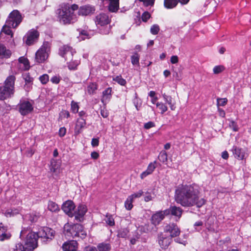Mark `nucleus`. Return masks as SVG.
I'll list each match as a JSON object with an SVG mask.
<instances>
[{
  "instance_id": "1",
  "label": "nucleus",
  "mask_w": 251,
  "mask_h": 251,
  "mask_svg": "<svg viewBox=\"0 0 251 251\" xmlns=\"http://www.w3.org/2000/svg\"><path fill=\"white\" fill-rule=\"evenodd\" d=\"M200 187L195 184L179 185L176 189L175 200L183 206L196 205L200 207L205 203L204 199H200Z\"/></svg>"
},
{
  "instance_id": "2",
  "label": "nucleus",
  "mask_w": 251,
  "mask_h": 251,
  "mask_svg": "<svg viewBox=\"0 0 251 251\" xmlns=\"http://www.w3.org/2000/svg\"><path fill=\"white\" fill-rule=\"evenodd\" d=\"M20 238L23 242L16 245L15 251H33L37 248L38 238L36 233L24 228L21 232Z\"/></svg>"
},
{
  "instance_id": "3",
  "label": "nucleus",
  "mask_w": 251,
  "mask_h": 251,
  "mask_svg": "<svg viewBox=\"0 0 251 251\" xmlns=\"http://www.w3.org/2000/svg\"><path fill=\"white\" fill-rule=\"evenodd\" d=\"M78 6L76 4H73L71 6L65 5L58 10V18L61 23L64 24L70 23L74 20V11L77 10Z\"/></svg>"
},
{
  "instance_id": "4",
  "label": "nucleus",
  "mask_w": 251,
  "mask_h": 251,
  "mask_svg": "<svg viewBox=\"0 0 251 251\" xmlns=\"http://www.w3.org/2000/svg\"><path fill=\"white\" fill-rule=\"evenodd\" d=\"M64 233L69 237H78L81 239L84 238L86 236V232L80 224H66L64 226Z\"/></svg>"
},
{
  "instance_id": "5",
  "label": "nucleus",
  "mask_w": 251,
  "mask_h": 251,
  "mask_svg": "<svg viewBox=\"0 0 251 251\" xmlns=\"http://www.w3.org/2000/svg\"><path fill=\"white\" fill-rule=\"evenodd\" d=\"M50 45L48 42H44L35 54V60L39 63L45 61L49 57Z\"/></svg>"
},
{
  "instance_id": "6",
  "label": "nucleus",
  "mask_w": 251,
  "mask_h": 251,
  "mask_svg": "<svg viewBox=\"0 0 251 251\" xmlns=\"http://www.w3.org/2000/svg\"><path fill=\"white\" fill-rule=\"evenodd\" d=\"M22 20V15L18 10H13L10 14L6 23L12 28H16L21 23Z\"/></svg>"
},
{
  "instance_id": "7",
  "label": "nucleus",
  "mask_w": 251,
  "mask_h": 251,
  "mask_svg": "<svg viewBox=\"0 0 251 251\" xmlns=\"http://www.w3.org/2000/svg\"><path fill=\"white\" fill-rule=\"evenodd\" d=\"M169 215V211H159L153 214L151 216V221L154 226L158 225L163 220L165 216Z\"/></svg>"
},
{
  "instance_id": "8",
  "label": "nucleus",
  "mask_w": 251,
  "mask_h": 251,
  "mask_svg": "<svg viewBox=\"0 0 251 251\" xmlns=\"http://www.w3.org/2000/svg\"><path fill=\"white\" fill-rule=\"evenodd\" d=\"M55 232L52 229L44 227L40 229L37 234L38 238H47L51 239L54 235Z\"/></svg>"
},
{
  "instance_id": "9",
  "label": "nucleus",
  "mask_w": 251,
  "mask_h": 251,
  "mask_svg": "<svg viewBox=\"0 0 251 251\" xmlns=\"http://www.w3.org/2000/svg\"><path fill=\"white\" fill-rule=\"evenodd\" d=\"M32 104L27 100L21 101L19 104V111L23 115H25L33 110Z\"/></svg>"
},
{
  "instance_id": "10",
  "label": "nucleus",
  "mask_w": 251,
  "mask_h": 251,
  "mask_svg": "<svg viewBox=\"0 0 251 251\" xmlns=\"http://www.w3.org/2000/svg\"><path fill=\"white\" fill-rule=\"evenodd\" d=\"M39 35V34L37 30L33 29L30 30L26 33L25 43L29 46L33 44L37 40Z\"/></svg>"
},
{
  "instance_id": "11",
  "label": "nucleus",
  "mask_w": 251,
  "mask_h": 251,
  "mask_svg": "<svg viewBox=\"0 0 251 251\" xmlns=\"http://www.w3.org/2000/svg\"><path fill=\"white\" fill-rule=\"evenodd\" d=\"M95 8L94 6L87 4L80 7L78 14L82 16H89L94 13Z\"/></svg>"
},
{
  "instance_id": "12",
  "label": "nucleus",
  "mask_w": 251,
  "mask_h": 251,
  "mask_svg": "<svg viewBox=\"0 0 251 251\" xmlns=\"http://www.w3.org/2000/svg\"><path fill=\"white\" fill-rule=\"evenodd\" d=\"M75 208V204L72 201H65L62 206V209L63 211L70 217L74 215Z\"/></svg>"
},
{
  "instance_id": "13",
  "label": "nucleus",
  "mask_w": 251,
  "mask_h": 251,
  "mask_svg": "<svg viewBox=\"0 0 251 251\" xmlns=\"http://www.w3.org/2000/svg\"><path fill=\"white\" fill-rule=\"evenodd\" d=\"M232 153L235 158L239 160L245 159L248 154L245 149L234 146L232 149Z\"/></svg>"
},
{
  "instance_id": "14",
  "label": "nucleus",
  "mask_w": 251,
  "mask_h": 251,
  "mask_svg": "<svg viewBox=\"0 0 251 251\" xmlns=\"http://www.w3.org/2000/svg\"><path fill=\"white\" fill-rule=\"evenodd\" d=\"M73 50L68 46H63L60 48L59 53L66 60H70L73 55Z\"/></svg>"
},
{
  "instance_id": "15",
  "label": "nucleus",
  "mask_w": 251,
  "mask_h": 251,
  "mask_svg": "<svg viewBox=\"0 0 251 251\" xmlns=\"http://www.w3.org/2000/svg\"><path fill=\"white\" fill-rule=\"evenodd\" d=\"M172 241V238L170 236L164 234H161L158 237V244L163 249H167Z\"/></svg>"
},
{
  "instance_id": "16",
  "label": "nucleus",
  "mask_w": 251,
  "mask_h": 251,
  "mask_svg": "<svg viewBox=\"0 0 251 251\" xmlns=\"http://www.w3.org/2000/svg\"><path fill=\"white\" fill-rule=\"evenodd\" d=\"M165 232H169L170 234L171 238L179 235L180 230L177 226L175 224H171L166 226L165 227Z\"/></svg>"
},
{
  "instance_id": "17",
  "label": "nucleus",
  "mask_w": 251,
  "mask_h": 251,
  "mask_svg": "<svg viewBox=\"0 0 251 251\" xmlns=\"http://www.w3.org/2000/svg\"><path fill=\"white\" fill-rule=\"evenodd\" d=\"M110 22V19L108 15L105 14L101 13L97 15L95 19V23L97 25L104 26L107 25Z\"/></svg>"
},
{
  "instance_id": "18",
  "label": "nucleus",
  "mask_w": 251,
  "mask_h": 251,
  "mask_svg": "<svg viewBox=\"0 0 251 251\" xmlns=\"http://www.w3.org/2000/svg\"><path fill=\"white\" fill-rule=\"evenodd\" d=\"M87 211V208L86 205H79L77 207V211L75 212V219L78 221H81Z\"/></svg>"
},
{
  "instance_id": "19",
  "label": "nucleus",
  "mask_w": 251,
  "mask_h": 251,
  "mask_svg": "<svg viewBox=\"0 0 251 251\" xmlns=\"http://www.w3.org/2000/svg\"><path fill=\"white\" fill-rule=\"evenodd\" d=\"M15 80L16 77L14 75L8 76L4 81V86L14 93Z\"/></svg>"
},
{
  "instance_id": "20",
  "label": "nucleus",
  "mask_w": 251,
  "mask_h": 251,
  "mask_svg": "<svg viewBox=\"0 0 251 251\" xmlns=\"http://www.w3.org/2000/svg\"><path fill=\"white\" fill-rule=\"evenodd\" d=\"M62 249L64 251H76L77 249V243L74 240L66 242L63 245Z\"/></svg>"
},
{
  "instance_id": "21",
  "label": "nucleus",
  "mask_w": 251,
  "mask_h": 251,
  "mask_svg": "<svg viewBox=\"0 0 251 251\" xmlns=\"http://www.w3.org/2000/svg\"><path fill=\"white\" fill-rule=\"evenodd\" d=\"M108 4V9L110 11L115 12L119 7V0H104Z\"/></svg>"
},
{
  "instance_id": "22",
  "label": "nucleus",
  "mask_w": 251,
  "mask_h": 251,
  "mask_svg": "<svg viewBox=\"0 0 251 251\" xmlns=\"http://www.w3.org/2000/svg\"><path fill=\"white\" fill-rule=\"evenodd\" d=\"M13 94L14 93L13 92L4 86L0 87V100H3L11 97Z\"/></svg>"
},
{
  "instance_id": "23",
  "label": "nucleus",
  "mask_w": 251,
  "mask_h": 251,
  "mask_svg": "<svg viewBox=\"0 0 251 251\" xmlns=\"http://www.w3.org/2000/svg\"><path fill=\"white\" fill-rule=\"evenodd\" d=\"M11 234L7 230V228L2 224H0V241H3L9 239Z\"/></svg>"
},
{
  "instance_id": "24",
  "label": "nucleus",
  "mask_w": 251,
  "mask_h": 251,
  "mask_svg": "<svg viewBox=\"0 0 251 251\" xmlns=\"http://www.w3.org/2000/svg\"><path fill=\"white\" fill-rule=\"evenodd\" d=\"M162 97L163 100L167 103L172 110H175L176 109V102L170 96L166 95L165 93L162 94Z\"/></svg>"
},
{
  "instance_id": "25",
  "label": "nucleus",
  "mask_w": 251,
  "mask_h": 251,
  "mask_svg": "<svg viewBox=\"0 0 251 251\" xmlns=\"http://www.w3.org/2000/svg\"><path fill=\"white\" fill-rule=\"evenodd\" d=\"M165 210L169 211V215L171 214L172 215L178 217V219L180 218L182 213V210L180 207L176 206H171Z\"/></svg>"
},
{
  "instance_id": "26",
  "label": "nucleus",
  "mask_w": 251,
  "mask_h": 251,
  "mask_svg": "<svg viewBox=\"0 0 251 251\" xmlns=\"http://www.w3.org/2000/svg\"><path fill=\"white\" fill-rule=\"evenodd\" d=\"M155 163L156 162H151V163L149 164V165L148 166L147 169L141 174L140 177L141 179H144L148 175L152 174V173L154 171L155 168H156Z\"/></svg>"
},
{
  "instance_id": "27",
  "label": "nucleus",
  "mask_w": 251,
  "mask_h": 251,
  "mask_svg": "<svg viewBox=\"0 0 251 251\" xmlns=\"http://www.w3.org/2000/svg\"><path fill=\"white\" fill-rule=\"evenodd\" d=\"M112 89L111 88H108L102 93V97L101 101L104 104H106L111 98Z\"/></svg>"
},
{
  "instance_id": "28",
  "label": "nucleus",
  "mask_w": 251,
  "mask_h": 251,
  "mask_svg": "<svg viewBox=\"0 0 251 251\" xmlns=\"http://www.w3.org/2000/svg\"><path fill=\"white\" fill-rule=\"evenodd\" d=\"M11 55V51L3 45L0 44V58H8Z\"/></svg>"
},
{
  "instance_id": "29",
  "label": "nucleus",
  "mask_w": 251,
  "mask_h": 251,
  "mask_svg": "<svg viewBox=\"0 0 251 251\" xmlns=\"http://www.w3.org/2000/svg\"><path fill=\"white\" fill-rule=\"evenodd\" d=\"M85 125V120L83 118L78 119L75 126V132L77 134L79 133Z\"/></svg>"
},
{
  "instance_id": "30",
  "label": "nucleus",
  "mask_w": 251,
  "mask_h": 251,
  "mask_svg": "<svg viewBox=\"0 0 251 251\" xmlns=\"http://www.w3.org/2000/svg\"><path fill=\"white\" fill-rule=\"evenodd\" d=\"M19 62L20 64V67L23 70H27L30 68V64L28 60L24 57H21L19 58Z\"/></svg>"
},
{
  "instance_id": "31",
  "label": "nucleus",
  "mask_w": 251,
  "mask_h": 251,
  "mask_svg": "<svg viewBox=\"0 0 251 251\" xmlns=\"http://www.w3.org/2000/svg\"><path fill=\"white\" fill-rule=\"evenodd\" d=\"M132 102L137 111L139 110L142 105V100L139 98L136 92L135 93V96L132 100Z\"/></svg>"
},
{
  "instance_id": "32",
  "label": "nucleus",
  "mask_w": 251,
  "mask_h": 251,
  "mask_svg": "<svg viewBox=\"0 0 251 251\" xmlns=\"http://www.w3.org/2000/svg\"><path fill=\"white\" fill-rule=\"evenodd\" d=\"M153 229V226L149 224H145L144 226H140L138 227V230L141 232L147 233L151 231Z\"/></svg>"
},
{
  "instance_id": "33",
  "label": "nucleus",
  "mask_w": 251,
  "mask_h": 251,
  "mask_svg": "<svg viewBox=\"0 0 251 251\" xmlns=\"http://www.w3.org/2000/svg\"><path fill=\"white\" fill-rule=\"evenodd\" d=\"M48 209L52 212H58L60 210L58 205L52 201H49Z\"/></svg>"
},
{
  "instance_id": "34",
  "label": "nucleus",
  "mask_w": 251,
  "mask_h": 251,
  "mask_svg": "<svg viewBox=\"0 0 251 251\" xmlns=\"http://www.w3.org/2000/svg\"><path fill=\"white\" fill-rule=\"evenodd\" d=\"M155 195L153 190H148L145 193L144 201L148 202L153 200L155 198Z\"/></svg>"
},
{
  "instance_id": "35",
  "label": "nucleus",
  "mask_w": 251,
  "mask_h": 251,
  "mask_svg": "<svg viewBox=\"0 0 251 251\" xmlns=\"http://www.w3.org/2000/svg\"><path fill=\"white\" fill-rule=\"evenodd\" d=\"M177 0H164V6L168 9L175 7L177 4Z\"/></svg>"
},
{
  "instance_id": "36",
  "label": "nucleus",
  "mask_w": 251,
  "mask_h": 251,
  "mask_svg": "<svg viewBox=\"0 0 251 251\" xmlns=\"http://www.w3.org/2000/svg\"><path fill=\"white\" fill-rule=\"evenodd\" d=\"M156 107L160 110L161 114H164L168 110V107L166 103L162 102H157L156 103Z\"/></svg>"
},
{
  "instance_id": "37",
  "label": "nucleus",
  "mask_w": 251,
  "mask_h": 251,
  "mask_svg": "<svg viewBox=\"0 0 251 251\" xmlns=\"http://www.w3.org/2000/svg\"><path fill=\"white\" fill-rule=\"evenodd\" d=\"M97 248L99 251H109L111 249V246L108 243H101L98 245Z\"/></svg>"
},
{
  "instance_id": "38",
  "label": "nucleus",
  "mask_w": 251,
  "mask_h": 251,
  "mask_svg": "<svg viewBox=\"0 0 251 251\" xmlns=\"http://www.w3.org/2000/svg\"><path fill=\"white\" fill-rule=\"evenodd\" d=\"M60 168V164L56 160H53L51 162L50 170L53 173H57Z\"/></svg>"
},
{
  "instance_id": "39",
  "label": "nucleus",
  "mask_w": 251,
  "mask_h": 251,
  "mask_svg": "<svg viewBox=\"0 0 251 251\" xmlns=\"http://www.w3.org/2000/svg\"><path fill=\"white\" fill-rule=\"evenodd\" d=\"M19 210L17 209H8L4 212V215L7 217L14 216L18 214Z\"/></svg>"
},
{
  "instance_id": "40",
  "label": "nucleus",
  "mask_w": 251,
  "mask_h": 251,
  "mask_svg": "<svg viewBox=\"0 0 251 251\" xmlns=\"http://www.w3.org/2000/svg\"><path fill=\"white\" fill-rule=\"evenodd\" d=\"M139 55L137 53H134L131 56V62L132 65L139 66Z\"/></svg>"
},
{
  "instance_id": "41",
  "label": "nucleus",
  "mask_w": 251,
  "mask_h": 251,
  "mask_svg": "<svg viewBox=\"0 0 251 251\" xmlns=\"http://www.w3.org/2000/svg\"><path fill=\"white\" fill-rule=\"evenodd\" d=\"M70 61L68 62V67L70 69H75L76 67L79 65L80 61L78 60H72V58L70 59Z\"/></svg>"
},
{
  "instance_id": "42",
  "label": "nucleus",
  "mask_w": 251,
  "mask_h": 251,
  "mask_svg": "<svg viewBox=\"0 0 251 251\" xmlns=\"http://www.w3.org/2000/svg\"><path fill=\"white\" fill-rule=\"evenodd\" d=\"M12 28V26H10L9 25H7V23H5V24L3 25L2 28V32H4L6 34L10 35L11 37H13V33L10 28Z\"/></svg>"
},
{
  "instance_id": "43",
  "label": "nucleus",
  "mask_w": 251,
  "mask_h": 251,
  "mask_svg": "<svg viewBox=\"0 0 251 251\" xmlns=\"http://www.w3.org/2000/svg\"><path fill=\"white\" fill-rule=\"evenodd\" d=\"M104 221L109 226H113L115 225L114 219L112 215H106Z\"/></svg>"
},
{
  "instance_id": "44",
  "label": "nucleus",
  "mask_w": 251,
  "mask_h": 251,
  "mask_svg": "<svg viewBox=\"0 0 251 251\" xmlns=\"http://www.w3.org/2000/svg\"><path fill=\"white\" fill-rule=\"evenodd\" d=\"M159 160L165 163L167 161V154L165 151H161L158 156Z\"/></svg>"
},
{
  "instance_id": "45",
  "label": "nucleus",
  "mask_w": 251,
  "mask_h": 251,
  "mask_svg": "<svg viewBox=\"0 0 251 251\" xmlns=\"http://www.w3.org/2000/svg\"><path fill=\"white\" fill-rule=\"evenodd\" d=\"M97 89V86L95 83L90 84L87 87V91L89 94H93Z\"/></svg>"
},
{
  "instance_id": "46",
  "label": "nucleus",
  "mask_w": 251,
  "mask_h": 251,
  "mask_svg": "<svg viewBox=\"0 0 251 251\" xmlns=\"http://www.w3.org/2000/svg\"><path fill=\"white\" fill-rule=\"evenodd\" d=\"M160 30L159 26L157 24L153 25L150 29L151 33L153 35H156Z\"/></svg>"
},
{
  "instance_id": "47",
  "label": "nucleus",
  "mask_w": 251,
  "mask_h": 251,
  "mask_svg": "<svg viewBox=\"0 0 251 251\" xmlns=\"http://www.w3.org/2000/svg\"><path fill=\"white\" fill-rule=\"evenodd\" d=\"M113 80L117 82L119 84L124 86L126 85V82L125 79L123 78L121 76H117L113 78Z\"/></svg>"
},
{
  "instance_id": "48",
  "label": "nucleus",
  "mask_w": 251,
  "mask_h": 251,
  "mask_svg": "<svg viewBox=\"0 0 251 251\" xmlns=\"http://www.w3.org/2000/svg\"><path fill=\"white\" fill-rule=\"evenodd\" d=\"M225 70V67L223 65H218L215 66L213 69V73L218 74L222 72Z\"/></svg>"
},
{
  "instance_id": "49",
  "label": "nucleus",
  "mask_w": 251,
  "mask_h": 251,
  "mask_svg": "<svg viewBox=\"0 0 251 251\" xmlns=\"http://www.w3.org/2000/svg\"><path fill=\"white\" fill-rule=\"evenodd\" d=\"M28 219V220H30L31 222H34L37 220L38 216L35 214H30L29 215H26L25 218H24V219Z\"/></svg>"
},
{
  "instance_id": "50",
  "label": "nucleus",
  "mask_w": 251,
  "mask_h": 251,
  "mask_svg": "<svg viewBox=\"0 0 251 251\" xmlns=\"http://www.w3.org/2000/svg\"><path fill=\"white\" fill-rule=\"evenodd\" d=\"M79 106L78 103L74 101L71 102V111L74 113L78 112Z\"/></svg>"
},
{
  "instance_id": "51",
  "label": "nucleus",
  "mask_w": 251,
  "mask_h": 251,
  "mask_svg": "<svg viewBox=\"0 0 251 251\" xmlns=\"http://www.w3.org/2000/svg\"><path fill=\"white\" fill-rule=\"evenodd\" d=\"M91 37L90 35L86 30H82L80 32L79 37L82 40H85V39L90 38Z\"/></svg>"
},
{
  "instance_id": "52",
  "label": "nucleus",
  "mask_w": 251,
  "mask_h": 251,
  "mask_svg": "<svg viewBox=\"0 0 251 251\" xmlns=\"http://www.w3.org/2000/svg\"><path fill=\"white\" fill-rule=\"evenodd\" d=\"M39 80L43 84H45L49 81V76L47 74H44L40 76Z\"/></svg>"
},
{
  "instance_id": "53",
  "label": "nucleus",
  "mask_w": 251,
  "mask_h": 251,
  "mask_svg": "<svg viewBox=\"0 0 251 251\" xmlns=\"http://www.w3.org/2000/svg\"><path fill=\"white\" fill-rule=\"evenodd\" d=\"M229 126L234 131H237L238 130V127L237 124L232 120L229 121Z\"/></svg>"
},
{
  "instance_id": "54",
  "label": "nucleus",
  "mask_w": 251,
  "mask_h": 251,
  "mask_svg": "<svg viewBox=\"0 0 251 251\" xmlns=\"http://www.w3.org/2000/svg\"><path fill=\"white\" fill-rule=\"evenodd\" d=\"M203 222L201 221L196 222L194 225L195 229L198 231L201 230Z\"/></svg>"
},
{
  "instance_id": "55",
  "label": "nucleus",
  "mask_w": 251,
  "mask_h": 251,
  "mask_svg": "<svg viewBox=\"0 0 251 251\" xmlns=\"http://www.w3.org/2000/svg\"><path fill=\"white\" fill-rule=\"evenodd\" d=\"M61 80V77L59 75H54L50 78V81L54 84H58Z\"/></svg>"
},
{
  "instance_id": "56",
  "label": "nucleus",
  "mask_w": 251,
  "mask_h": 251,
  "mask_svg": "<svg viewBox=\"0 0 251 251\" xmlns=\"http://www.w3.org/2000/svg\"><path fill=\"white\" fill-rule=\"evenodd\" d=\"M23 78L25 79L26 84H30L33 81V78L30 76L28 74H25L23 75Z\"/></svg>"
},
{
  "instance_id": "57",
  "label": "nucleus",
  "mask_w": 251,
  "mask_h": 251,
  "mask_svg": "<svg viewBox=\"0 0 251 251\" xmlns=\"http://www.w3.org/2000/svg\"><path fill=\"white\" fill-rule=\"evenodd\" d=\"M227 100L226 98L224 99H217V105L218 106H224L226 104Z\"/></svg>"
},
{
  "instance_id": "58",
  "label": "nucleus",
  "mask_w": 251,
  "mask_h": 251,
  "mask_svg": "<svg viewBox=\"0 0 251 251\" xmlns=\"http://www.w3.org/2000/svg\"><path fill=\"white\" fill-rule=\"evenodd\" d=\"M125 206L127 210H130L133 207L132 203L131 201L126 199L125 202Z\"/></svg>"
},
{
  "instance_id": "59",
  "label": "nucleus",
  "mask_w": 251,
  "mask_h": 251,
  "mask_svg": "<svg viewBox=\"0 0 251 251\" xmlns=\"http://www.w3.org/2000/svg\"><path fill=\"white\" fill-rule=\"evenodd\" d=\"M151 17V14L148 12H145L142 15V19L144 22H147Z\"/></svg>"
},
{
  "instance_id": "60",
  "label": "nucleus",
  "mask_w": 251,
  "mask_h": 251,
  "mask_svg": "<svg viewBox=\"0 0 251 251\" xmlns=\"http://www.w3.org/2000/svg\"><path fill=\"white\" fill-rule=\"evenodd\" d=\"M155 0H139V1L143 2L145 6L152 5L154 4Z\"/></svg>"
},
{
  "instance_id": "61",
  "label": "nucleus",
  "mask_w": 251,
  "mask_h": 251,
  "mask_svg": "<svg viewBox=\"0 0 251 251\" xmlns=\"http://www.w3.org/2000/svg\"><path fill=\"white\" fill-rule=\"evenodd\" d=\"M155 126V124L152 122H149L146 123L144 125V127L146 129H149L151 127Z\"/></svg>"
},
{
  "instance_id": "62",
  "label": "nucleus",
  "mask_w": 251,
  "mask_h": 251,
  "mask_svg": "<svg viewBox=\"0 0 251 251\" xmlns=\"http://www.w3.org/2000/svg\"><path fill=\"white\" fill-rule=\"evenodd\" d=\"M143 193L142 190H140L138 192L132 194V196L133 197L134 199L139 198L143 195Z\"/></svg>"
},
{
  "instance_id": "63",
  "label": "nucleus",
  "mask_w": 251,
  "mask_h": 251,
  "mask_svg": "<svg viewBox=\"0 0 251 251\" xmlns=\"http://www.w3.org/2000/svg\"><path fill=\"white\" fill-rule=\"evenodd\" d=\"M171 62L172 64H176L178 62V58L177 55H173L171 57Z\"/></svg>"
},
{
  "instance_id": "64",
  "label": "nucleus",
  "mask_w": 251,
  "mask_h": 251,
  "mask_svg": "<svg viewBox=\"0 0 251 251\" xmlns=\"http://www.w3.org/2000/svg\"><path fill=\"white\" fill-rule=\"evenodd\" d=\"M66 129L65 127H62L59 129V135L60 137L64 136L66 134Z\"/></svg>"
}]
</instances>
